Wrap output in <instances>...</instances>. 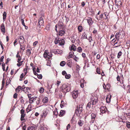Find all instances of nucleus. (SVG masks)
<instances>
[{
  "label": "nucleus",
  "mask_w": 130,
  "mask_h": 130,
  "mask_svg": "<svg viewBox=\"0 0 130 130\" xmlns=\"http://www.w3.org/2000/svg\"><path fill=\"white\" fill-rule=\"evenodd\" d=\"M83 105L82 104L77 105L76 108L75 113L78 116L83 111Z\"/></svg>",
  "instance_id": "f257e3e1"
},
{
  "label": "nucleus",
  "mask_w": 130,
  "mask_h": 130,
  "mask_svg": "<svg viewBox=\"0 0 130 130\" xmlns=\"http://www.w3.org/2000/svg\"><path fill=\"white\" fill-rule=\"evenodd\" d=\"M54 42L56 44L59 43L60 45H62L64 44L65 41L63 39H60L58 36L55 38Z\"/></svg>",
  "instance_id": "f03ea898"
},
{
  "label": "nucleus",
  "mask_w": 130,
  "mask_h": 130,
  "mask_svg": "<svg viewBox=\"0 0 130 130\" xmlns=\"http://www.w3.org/2000/svg\"><path fill=\"white\" fill-rule=\"evenodd\" d=\"M52 54L51 53H49L47 50H45L43 54V57L44 58L47 60H49L50 59L52 56Z\"/></svg>",
  "instance_id": "7ed1b4c3"
},
{
  "label": "nucleus",
  "mask_w": 130,
  "mask_h": 130,
  "mask_svg": "<svg viewBox=\"0 0 130 130\" xmlns=\"http://www.w3.org/2000/svg\"><path fill=\"white\" fill-rule=\"evenodd\" d=\"M62 92L66 93L70 91L71 88L68 85L64 84L62 86Z\"/></svg>",
  "instance_id": "20e7f679"
},
{
  "label": "nucleus",
  "mask_w": 130,
  "mask_h": 130,
  "mask_svg": "<svg viewBox=\"0 0 130 130\" xmlns=\"http://www.w3.org/2000/svg\"><path fill=\"white\" fill-rule=\"evenodd\" d=\"M58 27V31L60 30H63L64 27L63 25L60 24H59L58 25H56L55 26V29L57 32H58V31L57 29V28Z\"/></svg>",
  "instance_id": "39448f33"
},
{
  "label": "nucleus",
  "mask_w": 130,
  "mask_h": 130,
  "mask_svg": "<svg viewBox=\"0 0 130 130\" xmlns=\"http://www.w3.org/2000/svg\"><path fill=\"white\" fill-rule=\"evenodd\" d=\"M44 21L43 20V18L42 17H40L38 20V26H41L43 25L44 24Z\"/></svg>",
  "instance_id": "423d86ee"
},
{
  "label": "nucleus",
  "mask_w": 130,
  "mask_h": 130,
  "mask_svg": "<svg viewBox=\"0 0 130 130\" xmlns=\"http://www.w3.org/2000/svg\"><path fill=\"white\" fill-rule=\"evenodd\" d=\"M92 105H95L98 102V99L96 98L93 97L90 101Z\"/></svg>",
  "instance_id": "0eeeda50"
},
{
  "label": "nucleus",
  "mask_w": 130,
  "mask_h": 130,
  "mask_svg": "<svg viewBox=\"0 0 130 130\" xmlns=\"http://www.w3.org/2000/svg\"><path fill=\"white\" fill-rule=\"evenodd\" d=\"M86 20H87L90 27H91L93 23V21L92 20V18L88 17Z\"/></svg>",
  "instance_id": "6e6552de"
},
{
  "label": "nucleus",
  "mask_w": 130,
  "mask_h": 130,
  "mask_svg": "<svg viewBox=\"0 0 130 130\" xmlns=\"http://www.w3.org/2000/svg\"><path fill=\"white\" fill-rule=\"evenodd\" d=\"M96 114L93 113L91 114V122L92 123H94V121L96 117Z\"/></svg>",
  "instance_id": "1a4fd4ad"
},
{
  "label": "nucleus",
  "mask_w": 130,
  "mask_h": 130,
  "mask_svg": "<svg viewBox=\"0 0 130 130\" xmlns=\"http://www.w3.org/2000/svg\"><path fill=\"white\" fill-rule=\"evenodd\" d=\"M1 30L2 33L4 34L6 32V30L4 24V23H2L1 26Z\"/></svg>",
  "instance_id": "9d476101"
},
{
  "label": "nucleus",
  "mask_w": 130,
  "mask_h": 130,
  "mask_svg": "<svg viewBox=\"0 0 130 130\" xmlns=\"http://www.w3.org/2000/svg\"><path fill=\"white\" fill-rule=\"evenodd\" d=\"M78 91L76 90L72 92V95L74 99H75L78 96Z\"/></svg>",
  "instance_id": "9b49d317"
},
{
  "label": "nucleus",
  "mask_w": 130,
  "mask_h": 130,
  "mask_svg": "<svg viewBox=\"0 0 130 130\" xmlns=\"http://www.w3.org/2000/svg\"><path fill=\"white\" fill-rule=\"evenodd\" d=\"M107 110V109L106 106H101L100 108V111L101 113H104Z\"/></svg>",
  "instance_id": "f8f14e48"
},
{
  "label": "nucleus",
  "mask_w": 130,
  "mask_h": 130,
  "mask_svg": "<svg viewBox=\"0 0 130 130\" xmlns=\"http://www.w3.org/2000/svg\"><path fill=\"white\" fill-rule=\"evenodd\" d=\"M76 46L74 44H72L69 47V50L71 51L73 50V51H75L76 50Z\"/></svg>",
  "instance_id": "ddd939ff"
},
{
  "label": "nucleus",
  "mask_w": 130,
  "mask_h": 130,
  "mask_svg": "<svg viewBox=\"0 0 130 130\" xmlns=\"http://www.w3.org/2000/svg\"><path fill=\"white\" fill-rule=\"evenodd\" d=\"M116 39H117V41H118L119 40V38H120L121 35H120V33L117 32L115 36Z\"/></svg>",
  "instance_id": "4468645a"
},
{
  "label": "nucleus",
  "mask_w": 130,
  "mask_h": 130,
  "mask_svg": "<svg viewBox=\"0 0 130 130\" xmlns=\"http://www.w3.org/2000/svg\"><path fill=\"white\" fill-rule=\"evenodd\" d=\"M103 18V14H101L100 15H99V16L96 15L95 17L96 18L97 20L99 21L101 20Z\"/></svg>",
  "instance_id": "2eb2a0df"
},
{
  "label": "nucleus",
  "mask_w": 130,
  "mask_h": 130,
  "mask_svg": "<svg viewBox=\"0 0 130 130\" xmlns=\"http://www.w3.org/2000/svg\"><path fill=\"white\" fill-rule=\"evenodd\" d=\"M111 97V95H108L107 96L106 98V102L107 103H109L110 102Z\"/></svg>",
  "instance_id": "dca6fc26"
},
{
  "label": "nucleus",
  "mask_w": 130,
  "mask_h": 130,
  "mask_svg": "<svg viewBox=\"0 0 130 130\" xmlns=\"http://www.w3.org/2000/svg\"><path fill=\"white\" fill-rule=\"evenodd\" d=\"M36 98L34 97H32V98L29 99V102L30 104L32 103L34 101L36 100Z\"/></svg>",
  "instance_id": "f3484780"
},
{
  "label": "nucleus",
  "mask_w": 130,
  "mask_h": 130,
  "mask_svg": "<svg viewBox=\"0 0 130 130\" xmlns=\"http://www.w3.org/2000/svg\"><path fill=\"white\" fill-rule=\"evenodd\" d=\"M87 35L86 33L85 32L84 33L82 34L81 36V39H87Z\"/></svg>",
  "instance_id": "a211bd4d"
},
{
  "label": "nucleus",
  "mask_w": 130,
  "mask_h": 130,
  "mask_svg": "<svg viewBox=\"0 0 130 130\" xmlns=\"http://www.w3.org/2000/svg\"><path fill=\"white\" fill-rule=\"evenodd\" d=\"M65 33V31L64 30H60L59 31V34L58 35L60 36H62Z\"/></svg>",
  "instance_id": "6ab92c4d"
},
{
  "label": "nucleus",
  "mask_w": 130,
  "mask_h": 130,
  "mask_svg": "<svg viewBox=\"0 0 130 130\" xmlns=\"http://www.w3.org/2000/svg\"><path fill=\"white\" fill-rule=\"evenodd\" d=\"M19 52H18L17 53V54L16 55V57L18 58V62H19V61H21L22 59V58L20 55H19Z\"/></svg>",
  "instance_id": "aec40b11"
},
{
  "label": "nucleus",
  "mask_w": 130,
  "mask_h": 130,
  "mask_svg": "<svg viewBox=\"0 0 130 130\" xmlns=\"http://www.w3.org/2000/svg\"><path fill=\"white\" fill-rule=\"evenodd\" d=\"M74 52L72 51L70 52L69 53L68 56V59L72 58V56H74Z\"/></svg>",
  "instance_id": "412c9836"
},
{
  "label": "nucleus",
  "mask_w": 130,
  "mask_h": 130,
  "mask_svg": "<svg viewBox=\"0 0 130 130\" xmlns=\"http://www.w3.org/2000/svg\"><path fill=\"white\" fill-rule=\"evenodd\" d=\"M18 39L20 43H22L24 42V38L23 36H20L18 38Z\"/></svg>",
  "instance_id": "4be33fe9"
},
{
  "label": "nucleus",
  "mask_w": 130,
  "mask_h": 130,
  "mask_svg": "<svg viewBox=\"0 0 130 130\" xmlns=\"http://www.w3.org/2000/svg\"><path fill=\"white\" fill-rule=\"evenodd\" d=\"M20 90L23 91V88H21V87L20 86H18L15 89V91L18 93L19 92Z\"/></svg>",
  "instance_id": "5701e85b"
},
{
  "label": "nucleus",
  "mask_w": 130,
  "mask_h": 130,
  "mask_svg": "<svg viewBox=\"0 0 130 130\" xmlns=\"http://www.w3.org/2000/svg\"><path fill=\"white\" fill-rule=\"evenodd\" d=\"M91 102H89L87 105L86 107V109L87 110H89L91 107Z\"/></svg>",
  "instance_id": "b1692460"
},
{
  "label": "nucleus",
  "mask_w": 130,
  "mask_h": 130,
  "mask_svg": "<svg viewBox=\"0 0 130 130\" xmlns=\"http://www.w3.org/2000/svg\"><path fill=\"white\" fill-rule=\"evenodd\" d=\"M31 110V105H29L26 109L27 112L28 113Z\"/></svg>",
  "instance_id": "393cba45"
},
{
  "label": "nucleus",
  "mask_w": 130,
  "mask_h": 130,
  "mask_svg": "<svg viewBox=\"0 0 130 130\" xmlns=\"http://www.w3.org/2000/svg\"><path fill=\"white\" fill-rule=\"evenodd\" d=\"M48 99L46 97H45L42 100V102L43 103H45L48 102Z\"/></svg>",
  "instance_id": "a878e982"
},
{
  "label": "nucleus",
  "mask_w": 130,
  "mask_h": 130,
  "mask_svg": "<svg viewBox=\"0 0 130 130\" xmlns=\"http://www.w3.org/2000/svg\"><path fill=\"white\" fill-rule=\"evenodd\" d=\"M115 4L117 6H120V5L121 4V2L120 0L117 1V0H116Z\"/></svg>",
  "instance_id": "bb28decb"
},
{
  "label": "nucleus",
  "mask_w": 130,
  "mask_h": 130,
  "mask_svg": "<svg viewBox=\"0 0 130 130\" xmlns=\"http://www.w3.org/2000/svg\"><path fill=\"white\" fill-rule=\"evenodd\" d=\"M25 46L26 45L25 44H20V49L23 51L25 50Z\"/></svg>",
  "instance_id": "cd10ccee"
},
{
  "label": "nucleus",
  "mask_w": 130,
  "mask_h": 130,
  "mask_svg": "<svg viewBox=\"0 0 130 130\" xmlns=\"http://www.w3.org/2000/svg\"><path fill=\"white\" fill-rule=\"evenodd\" d=\"M77 29L78 31V32L79 33L82 31L83 29V28L82 26H79L78 27Z\"/></svg>",
  "instance_id": "c85d7f7f"
},
{
  "label": "nucleus",
  "mask_w": 130,
  "mask_h": 130,
  "mask_svg": "<svg viewBox=\"0 0 130 130\" xmlns=\"http://www.w3.org/2000/svg\"><path fill=\"white\" fill-rule=\"evenodd\" d=\"M65 113V111L63 110H61L60 112V115H59L60 117L63 116Z\"/></svg>",
  "instance_id": "c756f323"
},
{
  "label": "nucleus",
  "mask_w": 130,
  "mask_h": 130,
  "mask_svg": "<svg viewBox=\"0 0 130 130\" xmlns=\"http://www.w3.org/2000/svg\"><path fill=\"white\" fill-rule=\"evenodd\" d=\"M83 121L80 120L78 122V124L80 126H82L83 124Z\"/></svg>",
  "instance_id": "7c9ffc66"
},
{
  "label": "nucleus",
  "mask_w": 130,
  "mask_h": 130,
  "mask_svg": "<svg viewBox=\"0 0 130 130\" xmlns=\"http://www.w3.org/2000/svg\"><path fill=\"white\" fill-rule=\"evenodd\" d=\"M7 16V13L5 11H4V12L3 14V19L4 21H5L6 18Z\"/></svg>",
  "instance_id": "2f4dec72"
},
{
  "label": "nucleus",
  "mask_w": 130,
  "mask_h": 130,
  "mask_svg": "<svg viewBox=\"0 0 130 130\" xmlns=\"http://www.w3.org/2000/svg\"><path fill=\"white\" fill-rule=\"evenodd\" d=\"M35 127L34 126H31L28 127L27 130H35Z\"/></svg>",
  "instance_id": "473e14b6"
},
{
  "label": "nucleus",
  "mask_w": 130,
  "mask_h": 130,
  "mask_svg": "<svg viewBox=\"0 0 130 130\" xmlns=\"http://www.w3.org/2000/svg\"><path fill=\"white\" fill-rule=\"evenodd\" d=\"M120 33V35H121V36L120 37L121 38H123L124 36V33L123 31H122Z\"/></svg>",
  "instance_id": "72a5a7b5"
},
{
  "label": "nucleus",
  "mask_w": 130,
  "mask_h": 130,
  "mask_svg": "<svg viewBox=\"0 0 130 130\" xmlns=\"http://www.w3.org/2000/svg\"><path fill=\"white\" fill-rule=\"evenodd\" d=\"M120 76L118 75L117 76V80L119 82H120V83H121L122 84H123V80H122V82L120 80Z\"/></svg>",
  "instance_id": "f704fd0d"
},
{
  "label": "nucleus",
  "mask_w": 130,
  "mask_h": 130,
  "mask_svg": "<svg viewBox=\"0 0 130 130\" xmlns=\"http://www.w3.org/2000/svg\"><path fill=\"white\" fill-rule=\"evenodd\" d=\"M82 48L80 47H78L77 49V51L80 53L82 52Z\"/></svg>",
  "instance_id": "c9c22d12"
},
{
  "label": "nucleus",
  "mask_w": 130,
  "mask_h": 130,
  "mask_svg": "<svg viewBox=\"0 0 130 130\" xmlns=\"http://www.w3.org/2000/svg\"><path fill=\"white\" fill-rule=\"evenodd\" d=\"M66 62L64 61H61L60 63V65L62 67L64 66L66 64Z\"/></svg>",
  "instance_id": "e433bc0d"
},
{
  "label": "nucleus",
  "mask_w": 130,
  "mask_h": 130,
  "mask_svg": "<svg viewBox=\"0 0 130 130\" xmlns=\"http://www.w3.org/2000/svg\"><path fill=\"white\" fill-rule=\"evenodd\" d=\"M114 45L116 46V47L120 46V42L119 43H118V42H116L115 43Z\"/></svg>",
  "instance_id": "4c0bfd02"
},
{
  "label": "nucleus",
  "mask_w": 130,
  "mask_h": 130,
  "mask_svg": "<svg viewBox=\"0 0 130 130\" xmlns=\"http://www.w3.org/2000/svg\"><path fill=\"white\" fill-rule=\"evenodd\" d=\"M23 61H19L17 64V65L19 67H20L23 64Z\"/></svg>",
  "instance_id": "58836bf2"
},
{
  "label": "nucleus",
  "mask_w": 130,
  "mask_h": 130,
  "mask_svg": "<svg viewBox=\"0 0 130 130\" xmlns=\"http://www.w3.org/2000/svg\"><path fill=\"white\" fill-rule=\"evenodd\" d=\"M126 126L128 128H130V122L128 121H127L126 123Z\"/></svg>",
  "instance_id": "ea45409f"
},
{
  "label": "nucleus",
  "mask_w": 130,
  "mask_h": 130,
  "mask_svg": "<svg viewBox=\"0 0 130 130\" xmlns=\"http://www.w3.org/2000/svg\"><path fill=\"white\" fill-rule=\"evenodd\" d=\"M122 52L120 51L118 53L117 55V58H120V56H121L122 55Z\"/></svg>",
  "instance_id": "a19ab883"
},
{
  "label": "nucleus",
  "mask_w": 130,
  "mask_h": 130,
  "mask_svg": "<svg viewBox=\"0 0 130 130\" xmlns=\"http://www.w3.org/2000/svg\"><path fill=\"white\" fill-rule=\"evenodd\" d=\"M24 110L23 109H21L20 110V113L21 114V115H26L25 113H24Z\"/></svg>",
  "instance_id": "79ce46f5"
},
{
  "label": "nucleus",
  "mask_w": 130,
  "mask_h": 130,
  "mask_svg": "<svg viewBox=\"0 0 130 130\" xmlns=\"http://www.w3.org/2000/svg\"><path fill=\"white\" fill-rule=\"evenodd\" d=\"M44 89L43 87H41L39 90V91L41 93H42L44 91Z\"/></svg>",
  "instance_id": "37998d69"
},
{
  "label": "nucleus",
  "mask_w": 130,
  "mask_h": 130,
  "mask_svg": "<svg viewBox=\"0 0 130 130\" xmlns=\"http://www.w3.org/2000/svg\"><path fill=\"white\" fill-rule=\"evenodd\" d=\"M26 53L28 55H30L31 53V51L29 49H28L26 51Z\"/></svg>",
  "instance_id": "c03bdc74"
},
{
  "label": "nucleus",
  "mask_w": 130,
  "mask_h": 130,
  "mask_svg": "<svg viewBox=\"0 0 130 130\" xmlns=\"http://www.w3.org/2000/svg\"><path fill=\"white\" fill-rule=\"evenodd\" d=\"M26 115H21V121L25 120V119L24 118V117Z\"/></svg>",
  "instance_id": "a18cd8bd"
},
{
  "label": "nucleus",
  "mask_w": 130,
  "mask_h": 130,
  "mask_svg": "<svg viewBox=\"0 0 130 130\" xmlns=\"http://www.w3.org/2000/svg\"><path fill=\"white\" fill-rule=\"evenodd\" d=\"M65 78L66 79H69L71 77V75L70 74H66L65 76Z\"/></svg>",
  "instance_id": "49530a36"
},
{
  "label": "nucleus",
  "mask_w": 130,
  "mask_h": 130,
  "mask_svg": "<svg viewBox=\"0 0 130 130\" xmlns=\"http://www.w3.org/2000/svg\"><path fill=\"white\" fill-rule=\"evenodd\" d=\"M73 58L76 61H77V60L79 59L75 55L73 56Z\"/></svg>",
  "instance_id": "de8ad7c7"
},
{
  "label": "nucleus",
  "mask_w": 130,
  "mask_h": 130,
  "mask_svg": "<svg viewBox=\"0 0 130 130\" xmlns=\"http://www.w3.org/2000/svg\"><path fill=\"white\" fill-rule=\"evenodd\" d=\"M96 72H97V73L98 74H100L101 73L100 70V69L99 68L97 67L96 68Z\"/></svg>",
  "instance_id": "09e8293b"
},
{
  "label": "nucleus",
  "mask_w": 130,
  "mask_h": 130,
  "mask_svg": "<svg viewBox=\"0 0 130 130\" xmlns=\"http://www.w3.org/2000/svg\"><path fill=\"white\" fill-rule=\"evenodd\" d=\"M2 68L4 71H5V64L4 62L2 63Z\"/></svg>",
  "instance_id": "8fccbe9b"
},
{
  "label": "nucleus",
  "mask_w": 130,
  "mask_h": 130,
  "mask_svg": "<svg viewBox=\"0 0 130 130\" xmlns=\"http://www.w3.org/2000/svg\"><path fill=\"white\" fill-rule=\"evenodd\" d=\"M46 113H44L43 112V115H41V117L42 118H45L46 116Z\"/></svg>",
  "instance_id": "3c124183"
},
{
  "label": "nucleus",
  "mask_w": 130,
  "mask_h": 130,
  "mask_svg": "<svg viewBox=\"0 0 130 130\" xmlns=\"http://www.w3.org/2000/svg\"><path fill=\"white\" fill-rule=\"evenodd\" d=\"M20 100L21 103H23L24 102V100L23 99V97L22 96H21L20 98Z\"/></svg>",
  "instance_id": "603ef678"
},
{
  "label": "nucleus",
  "mask_w": 130,
  "mask_h": 130,
  "mask_svg": "<svg viewBox=\"0 0 130 130\" xmlns=\"http://www.w3.org/2000/svg\"><path fill=\"white\" fill-rule=\"evenodd\" d=\"M69 61H68L67 62V65L69 67H71V63Z\"/></svg>",
  "instance_id": "864d4df0"
},
{
  "label": "nucleus",
  "mask_w": 130,
  "mask_h": 130,
  "mask_svg": "<svg viewBox=\"0 0 130 130\" xmlns=\"http://www.w3.org/2000/svg\"><path fill=\"white\" fill-rule=\"evenodd\" d=\"M94 30L93 31V33L94 35H96V33L97 32V31L95 29V28H94Z\"/></svg>",
  "instance_id": "5fc2aeb1"
},
{
  "label": "nucleus",
  "mask_w": 130,
  "mask_h": 130,
  "mask_svg": "<svg viewBox=\"0 0 130 130\" xmlns=\"http://www.w3.org/2000/svg\"><path fill=\"white\" fill-rule=\"evenodd\" d=\"M42 75L41 74L38 75H37V77L39 79H41L42 78Z\"/></svg>",
  "instance_id": "6e6d98bb"
},
{
  "label": "nucleus",
  "mask_w": 130,
  "mask_h": 130,
  "mask_svg": "<svg viewBox=\"0 0 130 130\" xmlns=\"http://www.w3.org/2000/svg\"><path fill=\"white\" fill-rule=\"evenodd\" d=\"M38 42V41H35L33 43V46H35L37 44Z\"/></svg>",
  "instance_id": "4d7b16f0"
},
{
  "label": "nucleus",
  "mask_w": 130,
  "mask_h": 130,
  "mask_svg": "<svg viewBox=\"0 0 130 130\" xmlns=\"http://www.w3.org/2000/svg\"><path fill=\"white\" fill-rule=\"evenodd\" d=\"M62 51L58 50L56 51V53L58 54H60L62 53Z\"/></svg>",
  "instance_id": "13d9d810"
},
{
  "label": "nucleus",
  "mask_w": 130,
  "mask_h": 130,
  "mask_svg": "<svg viewBox=\"0 0 130 130\" xmlns=\"http://www.w3.org/2000/svg\"><path fill=\"white\" fill-rule=\"evenodd\" d=\"M0 44L1 45L2 49L3 50L4 49V47L3 46L4 45L1 41H0Z\"/></svg>",
  "instance_id": "bf43d9fd"
},
{
  "label": "nucleus",
  "mask_w": 130,
  "mask_h": 130,
  "mask_svg": "<svg viewBox=\"0 0 130 130\" xmlns=\"http://www.w3.org/2000/svg\"><path fill=\"white\" fill-rule=\"evenodd\" d=\"M62 74L63 75L65 76L67 74V73L65 71H63L62 72Z\"/></svg>",
  "instance_id": "052dcab7"
},
{
  "label": "nucleus",
  "mask_w": 130,
  "mask_h": 130,
  "mask_svg": "<svg viewBox=\"0 0 130 130\" xmlns=\"http://www.w3.org/2000/svg\"><path fill=\"white\" fill-rule=\"evenodd\" d=\"M63 101H61V104H60V106L61 108H62L64 105V104L63 103Z\"/></svg>",
  "instance_id": "680f3d73"
},
{
  "label": "nucleus",
  "mask_w": 130,
  "mask_h": 130,
  "mask_svg": "<svg viewBox=\"0 0 130 130\" xmlns=\"http://www.w3.org/2000/svg\"><path fill=\"white\" fill-rule=\"evenodd\" d=\"M103 14L104 15L105 17H106L108 16L109 13H108L107 12H104L103 13Z\"/></svg>",
  "instance_id": "e2e57ef3"
},
{
  "label": "nucleus",
  "mask_w": 130,
  "mask_h": 130,
  "mask_svg": "<svg viewBox=\"0 0 130 130\" xmlns=\"http://www.w3.org/2000/svg\"><path fill=\"white\" fill-rule=\"evenodd\" d=\"M18 94L17 93H15L14 94L13 96V98L14 99H16L17 98Z\"/></svg>",
  "instance_id": "0e129e2a"
},
{
  "label": "nucleus",
  "mask_w": 130,
  "mask_h": 130,
  "mask_svg": "<svg viewBox=\"0 0 130 130\" xmlns=\"http://www.w3.org/2000/svg\"><path fill=\"white\" fill-rule=\"evenodd\" d=\"M53 114L55 115H57L58 114V112L57 111V110H55L54 111H53Z\"/></svg>",
  "instance_id": "69168bd1"
},
{
  "label": "nucleus",
  "mask_w": 130,
  "mask_h": 130,
  "mask_svg": "<svg viewBox=\"0 0 130 130\" xmlns=\"http://www.w3.org/2000/svg\"><path fill=\"white\" fill-rule=\"evenodd\" d=\"M85 2H82L81 3V6L83 7H84L85 5Z\"/></svg>",
  "instance_id": "338daca9"
},
{
  "label": "nucleus",
  "mask_w": 130,
  "mask_h": 130,
  "mask_svg": "<svg viewBox=\"0 0 130 130\" xmlns=\"http://www.w3.org/2000/svg\"><path fill=\"white\" fill-rule=\"evenodd\" d=\"M127 117L130 119V113H126V114Z\"/></svg>",
  "instance_id": "774afa93"
}]
</instances>
